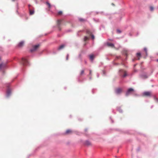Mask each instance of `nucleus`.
Listing matches in <instances>:
<instances>
[{
	"instance_id": "f257e3e1",
	"label": "nucleus",
	"mask_w": 158,
	"mask_h": 158,
	"mask_svg": "<svg viewBox=\"0 0 158 158\" xmlns=\"http://www.w3.org/2000/svg\"><path fill=\"white\" fill-rule=\"evenodd\" d=\"M21 62L23 65H27L28 64V61L26 58H22Z\"/></svg>"
},
{
	"instance_id": "f03ea898",
	"label": "nucleus",
	"mask_w": 158,
	"mask_h": 158,
	"mask_svg": "<svg viewBox=\"0 0 158 158\" xmlns=\"http://www.w3.org/2000/svg\"><path fill=\"white\" fill-rule=\"evenodd\" d=\"M29 13L30 15H32L34 13V9L31 5L29 4L28 5Z\"/></svg>"
},
{
	"instance_id": "7ed1b4c3",
	"label": "nucleus",
	"mask_w": 158,
	"mask_h": 158,
	"mask_svg": "<svg viewBox=\"0 0 158 158\" xmlns=\"http://www.w3.org/2000/svg\"><path fill=\"white\" fill-rule=\"evenodd\" d=\"M121 76H122L123 77H125L127 76V74L125 71L122 69H120L119 70Z\"/></svg>"
},
{
	"instance_id": "20e7f679",
	"label": "nucleus",
	"mask_w": 158,
	"mask_h": 158,
	"mask_svg": "<svg viewBox=\"0 0 158 158\" xmlns=\"http://www.w3.org/2000/svg\"><path fill=\"white\" fill-rule=\"evenodd\" d=\"M134 91V89L131 88H130L129 89L126 93V96H128L129 94H131V93Z\"/></svg>"
},
{
	"instance_id": "39448f33",
	"label": "nucleus",
	"mask_w": 158,
	"mask_h": 158,
	"mask_svg": "<svg viewBox=\"0 0 158 158\" xmlns=\"http://www.w3.org/2000/svg\"><path fill=\"white\" fill-rule=\"evenodd\" d=\"M39 46V44H38L33 46L32 48L30 49L31 52L35 51Z\"/></svg>"
},
{
	"instance_id": "423d86ee",
	"label": "nucleus",
	"mask_w": 158,
	"mask_h": 158,
	"mask_svg": "<svg viewBox=\"0 0 158 158\" xmlns=\"http://www.w3.org/2000/svg\"><path fill=\"white\" fill-rule=\"evenodd\" d=\"M143 95L146 96L150 97L151 96V92L150 91L144 92L143 93Z\"/></svg>"
},
{
	"instance_id": "0eeeda50",
	"label": "nucleus",
	"mask_w": 158,
	"mask_h": 158,
	"mask_svg": "<svg viewBox=\"0 0 158 158\" xmlns=\"http://www.w3.org/2000/svg\"><path fill=\"white\" fill-rule=\"evenodd\" d=\"M122 92V89L120 88H118L115 89V93L117 94H120Z\"/></svg>"
},
{
	"instance_id": "6e6552de",
	"label": "nucleus",
	"mask_w": 158,
	"mask_h": 158,
	"mask_svg": "<svg viewBox=\"0 0 158 158\" xmlns=\"http://www.w3.org/2000/svg\"><path fill=\"white\" fill-rule=\"evenodd\" d=\"M11 94V89L10 88H8L6 93V96L7 97H9Z\"/></svg>"
},
{
	"instance_id": "1a4fd4ad",
	"label": "nucleus",
	"mask_w": 158,
	"mask_h": 158,
	"mask_svg": "<svg viewBox=\"0 0 158 158\" xmlns=\"http://www.w3.org/2000/svg\"><path fill=\"white\" fill-rule=\"evenodd\" d=\"M84 144L87 146H89L91 145V143L88 140H86L84 143Z\"/></svg>"
},
{
	"instance_id": "9d476101",
	"label": "nucleus",
	"mask_w": 158,
	"mask_h": 158,
	"mask_svg": "<svg viewBox=\"0 0 158 158\" xmlns=\"http://www.w3.org/2000/svg\"><path fill=\"white\" fill-rule=\"evenodd\" d=\"M94 57L95 56L93 54H91L89 56V59L91 61L93 60Z\"/></svg>"
},
{
	"instance_id": "9b49d317",
	"label": "nucleus",
	"mask_w": 158,
	"mask_h": 158,
	"mask_svg": "<svg viewBox=\"0 0 158 158\" xmlns=\"http://www.w3.org/2000/svg\"><path fill=\"white\" fill-rule=\"evenodd\" d=\"M140 77L142 79H144L147 78L148 77L145 74H143L140 75Z\"/></svg>"
},
{
	"instance_id": "f8f14e48",
	"label": "nucleus",
	"mask_w": 158,
	"mask_h": 158,
	"mask_svg": "<svg viewBox=\"0 0 158 158\" xmlns=\"http://www.w3.org/2000/svg\"><path fill=\"white\" fill-rule=\"evenodd\" d=\"M65 46V45L64 44L61 45L58 47V50H61L64 48Z\"/></svg>"
},
{
	"instance_id": "ddd939ff",
	"label": "nucleus",
	"mask_w": 158,
	"mask_h": 158,
	"mask_svg": "<svg viewBox=\"0 0 158 158\" xmlns=\"http://www.w3.org/2000/svg\"><path fill=\"white\" fill-rule=\"evenodd\" d=\"M6 65L3 63H1L0 64V70L6 67Z\"/></svg>"
},
{
	"instance_id": "4468645a",
	"label": "nucleus",
	"mask_w": 158,
	"mask_h": 158,
	"mask_svg": "<svg viewBox=\"0 0 158 158\" xmlns=\"http://www.w3.org/2000/svg\"><path fill=\"white\" fill-rule=\"evenodd\" d=\"M24 43V41H22L19 43L18 45V46L19 47H21L23 45Z\"/></svg>"
},
{
	"instance_id": "2eb2a0df",
	"label": "nucleus",
	"mask_w": 158,
	"mask_h": 158,
	"mask_svg": "<svg viewBox=\"0 0 158 158\" xmlns=\"http://www.w3.org/2000/svg\"><path fill=\"white\" fill-rule=\"evenodd\" d=\"M107 45L108 46H110L111 47H114V45L113 44L110 43H107Z\"/></svg>"
},
{
	"instance_id": "dca6fc26",
	"label": "nucleus",
	"mask_w": 158,
	"mask_h": 158,
	"mask_svg": "<svg viewBox=\"0 0 158 158\" xmlns=\"http://www.w3.org/2000/svg\"><path fill=\"white\" fill-rule=\"evenodd\" d=\"M71 132V131L70 130L68 129L66 130L65 132V133L66 134H69Z\"/></svg>"
},
{
	"instance_id": "f3484780",
	"label": "nucleus",
	"mask_w": 158,
	"mask_h": 158,
	"mask_svg": "<svg viewBox=\"0 0 158 158\" xmlns=\"http://www.w3.org/2000/svg\"><path fill=\"white\" fill-rule=\"evenodd\" d=\"M46 3L48 6V7L49 8H50L51 7V6L50 3L48 2H46Z\"/></svg>"
},
{
	"instance_id": "a211bd4d",
	"label": "nucleus",
	"mask_w": 158,
	"mask_h": 158,
	"mask_svg": "<svg viewBox=\"0 0 158 158\" xmlns=\"http://www.w3.org/2000/svg\"><path fill=\"white\" fill-rule=\"evenodd\" d=\"M61 20H58L57 21V24L58 26H59L61 23Z\"/></svg>"
},
{
	"instance_id": "6ab92c4d",
	"label": "nucleus",
	"mask_w": 158,
	"mask_h": 158,
	"mask_svg": "<svg viewBox=\"0 0 158 158\" xmlns=\"http://www.w3.org/2000/svg\"><path fill=\"white\" fill-rule=\"evenodd\" d=\"M154 99L157 102H158V98H157L156 96H154L153 97Z\"/></svg>"
},
{
	"instance_id": "aec40b11",
	"label": "nucleus",
	"mask_w": 158,
	"mask_h": 158,
	"mask_svg": "<svg viewBox=\"0 0 158 158\" xmlns=\"http://www.w3.org/2000/svg\"><path fill=\"white\" fill-rule=\"evenodd\" d=\"M144 50L145 52L146 55L147 56L148 55V54H147V48H144Z\"/></svg>"
},
{
	"instance_id": "412c9836",
	"label": "nucleus",
	"mask_w": 158,
	"mask_h": 158,
	"mask_svg": "<svg viewBox=\"0 0 158 158\" xmlns=\"http://www.w3.org/2000/svg\"><path fill=\"white\" fill-rule=\"evenodd\" d=\"M88 39H89L88 37H87L85 36L84 38V41H86L87 40H88Z\"/></svg>"
},
{
	"instance_id": "4be33fe9",
	"label": "nucleus",
	"mask_w": 158,
	"mask_h": 158,
	"mask_svg": "<svg viewBox=\"0 0 158 158\" xmlns=\"http://www.w3.org/2000/svg\"><path fill=\"white\" fill-rule=\"evenodd\" d=\"M150 11H152L154 10V7L153 6H151L150 7Z\"/></svg>"
},
{
	"instance_id": "5701e85b",
	"label": "nucleus",
	"mask_w": 158,
	"mask_h": 158,
	"mask_svg": "<svg viewBox=\"0 0 158 158\" xmlns=\"http://www.w3.org/2000/svg\"><path fill=\"white\" fill-rule=\"evenodd\" d=\"M118 110L120 112V113L122 112V110L120 108H118Z\"/></svg>"
},
{
	"instance_id": "b1692460",
	"label": "nucleus",
	"mask_w": 158,
	"mask_h": 158,
	"mask_svg": "<svg viewBox=\"0 0 158 158\" xmlns=\"http://www.w3.org/2000/svg\"><path fill=\"white\" fill-rule=\"evenodd\" d=\"M79 20L80 21L82 22V21H85V20L83 19L82 18H80L79 19Z\"/></svg>"
},
{
	"instance_id": "393cba45",
	"label": "nucleus",
	"mask_w": 158,
	"mask_h": 158,
	"mask_svg": "<svg viewBox=\"0 0 158 158\" xmlns=\"http://www.w3.org/2000/svg\"><path fill=\"white\" fill-rule=\"evenodd\" d=\"M137 56H141V53L140 52H138L137 53Z\"/></svg>"
},
{
	"instance_id": "a878e982",
	"label": "nucleus",
	"mask_w": 158,
	"mask_h": 158,
	"mask_svg": "<svg viewBox=\"0 0 158 158\" xmlns=\"http://www.w3.org/2000/svg\"><path fill=\"white\" fill-rule=\"evenodd\" d=\"M117 32L118 33H121V31L119 29H117Z\"/></svg>"
},
{
	"instance_id": "bb28decb",
	"label": "nucleus",
	"mask_w": 158,
	"mask_h": 158,
	"mask_svg": "<svg viewBox=\"0 0 158 158\" xmlns=\"http://www.w3.org/2000/svg\"><path fill=\"white\" fill-rule=\"evenodd\" d=\"M58 14L59 15H60L62 14V11H60L58 12Z\"/></svg>"
},
{
	"instance_id": "cd10ccee",
	"label": "nucleus",
	"mask_w": 158,
	"mask_h": 158,
	"mask_svg": "<svg viewBox=\"0 0 158 158\" xmlns=\"http://www.w3.org/2000/svg\"><path fill=\"white\" fill-rule=\"evenodd\" d=\"M84 70H82L80 74L81 75H82L84 73Z\"/></svg>"
},
{
	"instance_id": "c85d7f7f",
	"label": "nucleus",
	"mask_w": 158,
	"mask_h": 158,
	"mask_svg": "<svg viewBox=\"0 0 158 158\" xmlns=\"http://www.w3.org/2000/svg\"><path fill=\"white\" fill-rule=\"evenodd\" d=\"M91 38L93 39L94 40V36L93 35H92L91 36Z\"/></svg>"
},
{
	"instance_id": "c756f323",
	"label": "nucleus",
	"mask_w": 158,
	"mask_h": 158,
	"mask_svg": "<svg viewBox=\"0 0 158 158\" xmlns=\"http://www.w3.org/2000/svg\"><path fill=\"white\" fill-rule=\"evenodd\" d=\"M69 56V54H67V55L66 58V59L67 60H68Z\"/></svg>"
},
{
	"instance_id": "7c9ffc66",
	"label": "nucleus",
	"mask_w": 158,
	"mask_h": 158,
	"mask_svg": "<svg viewBox=\"0 0 158 158\" xmlns=\"http://www.w3.org/2000/svg\"><path fill=\"white\" fill-rule=\"evenodd\" d=\"M103 73L104 75H105V71L104 70L103 71Z\"/></svg>"
},
{
	"instance_id": "2f4dec72",
	"label": "nucleus",
	"mask_w": 158,
	"mask_h": 158,
	"mask_svg": "<svg viewBox=\"0 0 158 158\" xmlns=\"http://www.w3.org/2000/svg\"><path fill=\"white\" fill-rule=\"evenodd\" d=\"M91 70H89V74L91 75Z\"/></svg>"
},
{
	"instance_id": "473e14b6",
	"label": "nucleus",
	"mask_w": 158,
	"mask_h": 158,
	"mask_svg": "<svg viewBox=\"0 0 158 158\" xmlns=\"http://www.w3.org/2000/svg\"><path fill=\"white\" fill-rule=\"evenodd\" d=\"M99 74L98 73H97V77H99Z\"/></svg>"
},
{
	"instance_id": "72a5a7b5",
	"label": "nucleus",
	"mask_w": 158,
	"mask_h": 158,
	"mask_svg": "<svg viewBox=\"0 0 158 158\" xmlns=\"http://www.w3.org/2000/svg\"><path fill=\"white\" fill-rule=\"evenodd\" d=\"M110 118L111 119V121H112V123H113V120L111 119V117H110Z\"/></svg>"
},
{
	"instance_id": "f704fd0d",
	"label": "nucleus",
	"mask_w": 158,
	"mask_h": 158,
	"mask_svg": "<svg viewBox=\"0 0 158 158\" xmlns=\"http://www.w3.org/2000/svg\"><path fill=\"white\" fill-rule=\"evenodd\" d=\"M35 2H36V4H37V2L36 1H35Z\"/></svg>"
},
{
	"instance_id": "c9c22d12",
	"label": "nucleus",
	"mask_w": 158,
	"mask_h": 158,
	"mask_svg": "<svg viewBox=\"0 0 158 158\" xmlns=\"http://www.w3.org/2000/svg\"><path fill=\"white\" fill-rule=\"evenodd\" d=\"M112 5H113V6L114 5V4L113 3L112 4Z\"/></svg>"
},
{
	"instance_id": "e433bc0d",
	"label": "nucleus",
	"mask_w": 158,
	"mask_h": 158,
	"mask_svg": "<svg viewBox=\"0 0 158 158\" xmlns=\"http://www.w3.org/2000/svg\"><path fill=\"white\" fill-rule=\"evenodd\" d=\"M92 92L93 93V89L92 90Z\"/></svg>"
},
{
	"instance_id": "4c0bfd02",
	"label": "nucleus",
	"mask_w": 158,
	"mask_h": 158,
	"mask_svg": "<svg viewBox=\"0 0 158 158\" xmlns=\"http://www.w3.org/2000/svg\"><path fill=\"white\" fill-rule=\"evenodd\" d=\"M89 79H91V77H90L89 78Z\"/></svg>"
},
{
	"instance_id": "58836bf2",
	"label": "nucleus",
	"mask_w": 158,
	"mask_h": 158,
	"mask_svg": "<svg viewBox=\"0 0 158 158\" xmlns=\"http://www.w3.org/2000/svg\"><path fill=\"white\" fill-rule=\"evenodd\" d=\"M59 30H60V28H59Z\"/></svg>"
},
{
	"instance_id": "ea45409f",
	"label": "nucleus",
	"mask_w": 158,
	"mask_h": 158,
	"mask_svg": "<svg viewBox=\"0 0 158 158\" xmlns=\"http://www.w3.org/2000/svg\"><path fill=\"white\" fill-rule=\"evenodd\" d=\"M85 63H86V61H85Z\"/></svg>"
},
{
	"instance_id": "a19ab883",
	"label": "nucleus",
	"mask_w": 158,
	"mask_h": 158,
	"mask_svg": "<svg viewBox=\"0 0 158 158\" xmlns=\"http://www.w3.org/2000/svg\"><path fill=\"white\" fill-rule=\"evenodd\" d=\"M157 61H158V59L157 60Z\"/></svg>"
}]
</instances>
